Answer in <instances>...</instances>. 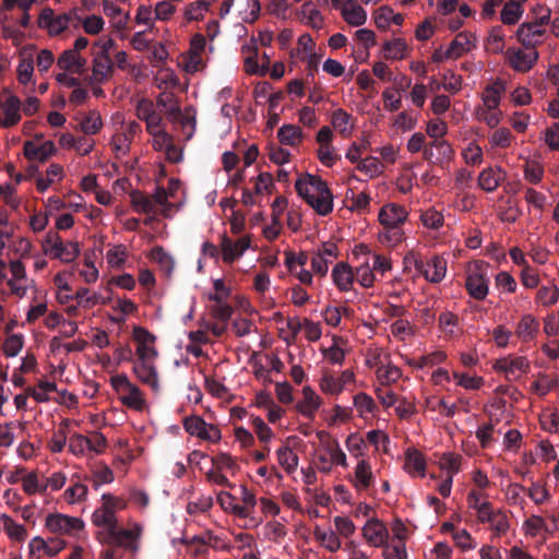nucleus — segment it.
<instances>
[{"label":"nucleus","mask_w":559,"mask_h":559,"mask_svg":"<svg viewBox=\"0 0 559 559\" xmlns=\"http://www.w3.org/2000/svg\"><path fill=\"white\" fill-rule=\"evenodd\" d=\"M1 522L7 534L17 540L22 542L26 538L27 532L23 525L16 524L9 515L1 514Z\"/></svg>","instance_id":"nucleus-33"},{"label":"nucleus","mask_w":559,"mask_h":559,"mask_svg":"<svg viewBox=\"0 0 559 559\" xmlns=\"http://www.w3.org/2000/svg\"><path fill=\"white\" fill-rule=\"evenodd\" d=\"M362 535L370 545L380 547L386 544L389 532L381 521L371 519L365 524Z\"/></svg>","instance_id":"nucleus-10"},{"label":"nucleus","mask_w":559,"mask_h":559,"mask_svg":"<svg viewBox=\"0 0 559 559\" xmlns=\"http://www.w3.org/2000/svg\"><path fill=\"white\" fill-rule=\"evenodd\" d=\"M206 1H195L187 5L185 16L188 21H199L203 17V13L209 10Z\"/></svg>","instance_id":"nucleus-47"},{"label":"nucleus","mask_w":559,"mask_h":559,"mask_svg":"<svg viewBox=\"0 0 559 559\" xmlns=\"http://www.w3.org/2000/svg\"><path fill=\"white\" fill-rule=\"evenodd\" d=\"M522 49L509 48L506 52L509 64L518 72H528L538 60V52L535 48Z\"/></svg>","instance_id":"nucleus-7"},{"label":"nucleus","mask_w":559,"mask_h":559,"mask_svg":"<svg viewBox=\"0 0 559 559\" xmlns=\"http://www.w3.org/2000/svg\"><path fill=\"white\" fill-rule=\"evenodd\" d=\"M120 400L123 405L136 411H142L145 405V400L141 390L133 383L124 391V394L121 395Z\"/></svg>","instance_id":"nucleus-27"},{"label":"nucleus","mask_w":559,"mask_h":559,"mask_svg":"<svg viewBox=\"0 0 559 559\" xmlns=\"http://www.w3.org/2000/svg\"><path fill=\"white\" fill-rule=\"evenodd\" d=\"M462 456L456 453L448 452L444 453L440 459L441 468L445 469L449 475L459 473L461 467Z\"/></svg>","instance_id":"nucleus-42"},{"label":"nucleus","mask_w":559,"mask_h":559,"mask_svg":"<svg viewBox=\"0 0 559 559\" xmlns=\"http://www.w3.org/2000/svg\"><path fill=\"white\" fill-rule=\"evenodd\" d=\"M92 522L95 526L106 527L109 535H116L117 533V519L116 516L108 510V507L102 504V507L97 508L93 515Z\"/></svg>","instance_id":"nucleus-19"},{"label":"nucleus","mask_w":559,"mask_h":559,"mask_svg":"<svg viewBox=\"0 0 559 559\" xmlns=\"http://www.w3.org/2000/svg\"><path fill=\"white\" fill-rule=\"evenodd\" d=\"M350 120L352 116L342 108L336 109L332 115L333 127L345 136L349 135L352 132V128H347Z\"/></svg>","instance_id":"nucleus-39"},{"label":"nucleus","mask_w":559,"mask_h":559,"mask_svg":"<svg viewBox=\"0 0 559 559\" xmlns=\"http://www.w3.org/2000/svg\"><path fill=\"white\" fill-rule=\"evenodd\" d=\"M183 428L189 435L213 443L218 442L222 437L217 426L205 423V420L198 415L186 417L183 419Z\"/></svg>","instance_id":"nucleus-5"},{"label":"nucleus","mask_w":559,"mask_h":559,"mask_svg":"<svg viewBox=\"0 0 559 559\" xmlns=\"http://www.w3.org/2000/svg\"><path fill=\"white\" fill-rule=\"evenodd\" d=\"M405 262L414 264V267L419 272L428 282L437 284L440 283L447 273V261L438 255L429 260H424L415 252H409L405 257Z\"/></svg>","instance_id":"nucleus-3"},{"label":"nucleus","mask_w":559,"mask_h":559,"mask_svg":"<svg viewBox=\"0 0 559 559\" xmlns=\"http://www.w3.org/2000/svg\"><path fill=\"white\" fill-rule=\"evenodd\" d=\"M276 453L280 465L284 467L287 473H292L297 468L298 456L290 448L282 447Z\"/></svg>","instance_id":"nucleus-32"},{"label":"nucleus","mask_w":559,"mask_h":559,"mask_svg":"<svg viewBox=\"0 0 559 559\" xmlns=\"http://www.w3.org/2000/svg\"><path fill=\"white\" fill-rule=\"evenodd\" d=\"M127 249L122 245L115 246L112 249L107 251V262L116 269H121L126 262Z\"/></svg>","instance_id":"nucleus-43"},{"label":"nucleus","mask_w":559,"mask_h":559,"mask_svg":"<svg viewBox=\"0 0 559 559\" xmlns=\"http://www.w3.org/2000/svg\"><path fill=\"white\" fill-rule=\"evenodd\" d=\"M453 376L457 380V384L467 390H477L484 382L480 377H469L468 374L457 372H454Z\"/></svg>","instance_id":"nucleus-63"},{"label":"nucleus","mask_w":559,"mask_h":559,"mask_svg":"<svg viewBox=\"0 0 559 559\" xmlns=\"http://www.w3.org/2000/svg\"><path fill=\"white\" fill-rule=\"evenodd\" d=\"M73 16H75V10L71 11L70 13H64L55 16L49 33L51 35H58L61 32H63L68 27L70 21H72Z\"/></svg>","instance_id":"nucleus-57"},{"label":"nucleus","mask_w":559,"mask_h":559,"mask_svg":"<svg viewBox=\"0 0 559 559\" xmlns=\"http://www.w3.org/2000/svg\"><path fill=\"white\" fill-rule=\"evenodd\" d=\"M508 364L509 376L512 380H516L522 373H527L531 368L530 361L523 356L508 357Z\"/></svg>","instance_id":"nucleus-37"},{"label":"nucleus","mask_w":559,"mask_h":559,"mask_svg":"<svg viewBox=\"0 0 559 559\" xmlns=\"http://www.w3.org/2000/svg\"><path fill=\"white\" fill-rule=\"evenodd\" d=\"M404 469L411 475L425 476L426 461L423 453L416 449H407L405 452Z\"/></svg>","instance_id":"nucleus-18"},{"label":"nucleus","mask_w":559,"mask_h":559,"mask_svg":"<svg viewBox=\"0 0 559 559\" xmlns=\"http://www.w3.org/2000/svg\"><path fill=\"white\" fill-rule=\"evenodd\" d=\"M320 388L323 392L330 394H340L343 391V383L330 373H324L320 381Z\"/></svg>","instance_id":"nucleus-54"},{"label":"nucleus","mask_w":559,"mask_h":559,"mask_svg":"<svg viewBox=\"0 0 559 559\" xmlns=\"http://www.w3.org/2000/svg\"><path fill=\"white\" fill-rule=\"evenodd\" d=\"M357 168L370 177L378 176L382 171V165L380 160L373 156H368L360 160Z\"/></svg>","instance_id":"nucleus-46"},{"label":"nucleus","mask_w":559,"mask_h":559,"mask_svg":"<svg viewBox=\"0 0 559 559\" xmlns=\"http://www.w3.org/2000/svg\"><path fill=\"white\" fill-rule=\"evenodd\" d=\"M114 72V62L109 56L94 55L93 59V74L97 81L108 80Z\"/></svg>","instance_id":"nucleus-22"},{"label":"nucleus","mask_w":559,"mask_h":559,"mask_svg":"<svg viewBox=\"0 0 559 559\" xmlns=\"http://www.w3.org/2000/svg\"><path fill=\"white\" fill-rule=\"evenodd\" d=\"M90 290L86 287H82L78 289V292L74 295V299L78 301L80 306H83L85 308H91L98 304L99 297L98 295L94 294L92 296L88 295Z\"/></svg>","instance_id":"nucleus-62"},{"label":"nucleus","mask_w":559,"mask_h":559,"mask_svg":"<svg viewBox=\"0 0 559 559\" xmlns=\"http://www.w3.org/2000/svg\"><path fill=\"white\" fill-rule=\"evenodd\" d=\"M334 284L341 292H348L355 280L350 265L346 262H338L332 270Z\"/></svg>","instance_id":"nucleus-13"},{"label":"nucleus","mask_w":559,"mask_h":559,"mask_svg":"<svg viewBox=\"0 0 559 559\" xmlns=\"http://www.w3.org/2000/svg\"><path fill=\"white\" fill-rule=\"evenodd\" d=\"M431 146L436 148V160L435 164H443L451 160L454 151L452 146L444 140L437 139L431 142Z\"/></svg>","instance_id":"nucleus-34"},{"label":"nucleus","mask_w":559,"mask_h":559,"mask_svg":"<svg viewBox=\"0 0 559 559\" xmlns=\"http://www.w3.org/2000/svg\"><path fill=\"white\" fill-rule=\"evenodd\" d=\"M524 10L518 1H508L501 10V21L506 25H514L519 22Z\"/></svg>","instance_id":"nucleus-29"},{"label":"nucleus","mask_w":559,"mask_h":559,"mask_svg":"<svg viewBox=\"0 0 559 559\" xmlns=\"http://www.w3.org/2000/svg\"><path fill=\"white\" fill-rule=\"evenodd\" d=\"M545 142L547 145L555 151H559V123L556 122L551 127L546 129Z\"/></svg>","instance_id":"nucleus-64"},{"label":"nucleus","mask_w":559,"mask_h":559,"mask_svg":"<svg viewBox=\"0 0 559 559\" xmlns=\"http://www.w3.org/2000/svg\"><path fill=\"white\" fill-rule=\"evenodd\" d=\"M532 13V21L522 23L516 31V38L525 48H535L540 44L538 37L545 34L544 26L550 22L551 11L546 7L537 5Z\"/></svg>","instance_id":"nucleus-2"},{"label":"nucleus","mask_w":559,"mask_h":559,"mask_svg":"<svg viewBox=\"0 0 559 559\" xmlns=\"http://www.w3.org/2000/svg\"><path fill=\"white\" fill-rule=\"evenodd\" d=\"M131 204L139 213L151 214L155 212V205L151 198L141 191H133L130 194Z\"/></svg>","instance_id":"nucleus-30"},{"label":"nucleus","mask_w":559,"mask_h":559,"mask_svg":"<svg viewBox=\"0 0 559 559\" xmlns=\"http://www.w3.org/2000/svg\"><path fill=\"white\" fill-rule=\"evenodd\" d=\"M384 231L379 234V240L389 246H396L404 239V231L401 226L383 227Z\"/></svg>","instance_id":"nucleus-40"},{"label":"nucleus","mask_w":559,"mask_h":559,"mask_svg":"<svg viewBox=\"0 0 559 559\" xmlns=\"http://www.w3.org/2000/svg\"><path fill=\"white\" fill-rule=\"evenodd\" d=\"M133 372L142 383L150 385L154 391L158 390L157 371L151 362L134 361Z\"/></svg>","instance_id":"nucleus-14"},{"label":"nucleus","mask_w":559,"mask_h":559,"mask_svg":"<svg viewBox=\"0 0 559 559\" xmlns=\"http://www.w3.org/2000/svg\"><path fill=\"white\" fill-rule=\"evenodd\" d=\"M302 401L297 403V409L302 416L312 419L321 405V399L310 386L302 389Z\"/></svg>","instance_id":"nucleus-12"},{"label":"nucleus","mask_w":559,"mask_h":559,"mask_svg":"<svg viewBox=\"0 0 559 559\" xmlns=\"http://www.w3.org/2000/svg\"><path fill=\"white\" fill-rule=\"evenodd\" d=\"M344 20L352 26H360L366 23L367 13L355 0H346L342 7Z\"/></svg>","instance_id":"nucleus-16"},{"label":"nucleus","mask_w":559,"mask_h":559,"mask_svg":"<svg viewBox=\"0 0 559 559\" xmlns=\"http://www.w3.org/2000/svg\"><path fill=\"white\" fill-rule=\"evenodd\" d=\"M24 156L28 160L46 162L51 155L56 153V146L52 141H45L41 144H36L33 141L24 143Z\"/></svg>","instance_id":"nucleus-11"},{"label":"nucleus","mask_w":559,"mask_h":559,"mask_svg":"<svg viewBox=\"0 0 559 559\" xmlns=\"http://www.w3.org/2000/svg\"><path fill=\"white\" fill-rule=\"evenodd\" d=\"M278 141L284 145H296L302 139V131L295 124H284L277 131Z\"/></svg>","instance_id":"nucleus-26"},{"label":"nucleus","mask_w":559,"mask_h":559,"mask_svg":"<svg viewBox=\"0 0 559 559\" xmlns=\"http://www.w3.org/2000/svg\"><path fill=\"white\" fill-rule=\"evenodd\" d=\"M44 251L51 258L60 259L64 263H70L80 254L78 242L69 241L63 243L57 233H49L43 243Z\"/></svg>","instance_id":"nucleus-4"},{"label":"nucleus","mask_w":559,"mask_h":559,"mask_svg":"<svg viewBox=\"0 0 559 559\" xmlns=\"http://www.w3.org/2000/svg\"><path fill=\"white\" fill-rule=\"evenodd\" d=\"M407 49V44L402 38L388 40L383 45L384 58L385 59H402L404 52Z\"/></svg>","instance_id":"nucleus-31"},{"label":"nucleus","mask_w":559,"mask_h":559,"mask_svg":"<svg viewBox=\"0 0 559 559\" xmlns=\"http://www.w3.org/2000/svg\"><path fill=\"white\" fill-rule=\"evenodd\" d=\"M509 520L504 511L497 509L496 515L490 524L491 530L497 536L503 535L509 530Z\"/></svg>","instance_id":"nucleus-49"},{"label":"nucleus","mask_w":559,"mask_h":559,"mask_svg":"<svg viewBox=\"0 0 559 559\" xmlns=\"http://www.w3.org/2000/svg\"><path fill=\"white\" fill-rule=\"evenodd\" d=\"M407 215L404 206L390 203L381 207L379 222L383 227L402 226L407 219Z\"/></svg>","instance_id":"nucleus-9"},{"label":"nucleus","mask_w":559,"mask_h":559,"mask_svg":"<svg viewBox=\"0 0 559 559\" xmlns=\"http://www.w3.org/2000/svg\"><path fill=\"white\" fill-rule=\"evenodd\" d=\"M354 405L360 413H373L377 407L372 397L366 393L356 394L354 396Z\"/></svg>","instance_id":"nucleus-56"},{"label":"nucleus","mask_w":559,"mask_h":559,"mask_svg":"<svg viewBox=\"0 0 559 559\" xmlns=\"http://www.w3.org/2000/svg\"><path fill=\"white\" fill-rule=\"evenodd\" d=\"M383 547V555L385 559H407L404 542H392L390 544H384Z\"/></svg>","instance_id":"nucleus-45"},{"label":"nucleus","mask_w":559,"mask_h":559,"mask_svg":"<svg viewBox=\"0 0 559 559\" xmlns=\"http://www.w3.org/2000/svg\"><path fill=\"white\" fill-rule=\"evenodd\" d=\"M420 218H421L423 224L426 227L432 228V229H438L443 224L442 214L433 209H429V210L425 211L421 214Z\"/></svg>","instance_id":"nucleus-53"},{"label":"nucleus","mask_w":559,"mask_h":559,"mask_svg":"<svg viewBox=\"0 0 559 559\" xmlns=\"http://www.w3.org/2000/svg\"><path fill=\"white\" fill-rule=\"evenodd\" d=\"M23 344L21 334H12L4 341L2 350L7 357H14L21 352Z\"/></svg>","instance_id":"nucleus-44"},{"label":"nucleus","mask_w":559,"mask_h":559,"mask_svg":"<svg viewBox=\"0 0 559 559\" xmlns=\"http://www.w3.org/2000/svg\"><path fill=\"white\" fill-rule=\"evenodd\" d=\"M538 329V321L533 316L525 314L518 323L515 333L522 341L528 342L536 336Z\"/></svg>","instance_id":"nucleus-23"},{"label":"nucleus","mask_w":559,"mask_h":559,"mask_svg":"<svg viewBox=\"0 0 559 559\" xmlns=\"http://www.w3.org/2000/svg\"><path fill=\"white\" fill-rule=\"evenodd\" d=\"M146 122L147 132L155 138L157 141L158 138L163 140V142H167L170 139V135L160 129L162 126V117L156 112L150 118L144 120Z\"/></svg>","instance_id":"nucleus-35"},{"label":"nucleus","mask_w":559,"mask_h":559,"mask_svg":"<svg viewBox=\"0 0 559 559\" xmlns=\"http://www.w3.org/2000/svg\"><path fill=\"white\" fill-rule=\"evenodd\" d=\"M295 189L317 214L326 216L333 211V194L321 177L306 174L297 179Z\"/></svg>","instance_id":"nucleus-1"},{"label":"nucleus","mask_w":559,"mask_h":559,"mask_svg":"<svg viewBox=\"0 0 559 559\" xmlns=\"http://www.w3.org/2000/svg\"><path fill=\"white\" fill-rule=\"evenodd\" d=\"M506 90V83L497 79L491 85L485 90L483 100L487 108L497 109L500 103V95Z\"/></svg>","instance_id":"nucleus-24"},{"label":"nucleus","mask_w":559,"mask_h":559,"mask_svg":"<svg viewBox=\"0 0 559 559\" xmlns=\"http://www.w3.org/2000/svg\"><path fill=\"white\" fill-rule=\"evenodd\" d=\"M355 275L357 282L366 288L371 287L374 283L373 270L369 266L368 263H364L357 267Z\"/></svg>","instance_id":"nucleus-50"},{"label":"nucleus","mask_w":559,"mask_h":559,"mask_svg":"<svg viewBox=\"0 0 559 559\" xmlns=\"http://www.w3.org/2000/svg\"><path fill=\"white\" fill-rule=\"evenodd\" d=\"M318 157L320 162L328 167H332L334 163L341 158L340 155L334 153V148L331 144L321 145L318 150Z\"/></svg>","instance_id":"nucleus-59"},{"label":"nucleus","mask_w":559,"mask_h":559,"mask_svg":"<svg viewBox=\"0 0 559 559\" xmlns=\"http://www.w3.org/2000/svg\"><path fill=\"white\" fill-rule=\"evenodd\" d=\"M314 538L321 543V545L326 548L331 552H336L341 546V539L336 535L335 532H324L320 528V526H316L313 530Z\"/></svg>","instance_id":"nucleus-25"},{"label":"nucleus","mask_w":559,"mask_h":559,"mask_svg":"<svg viewBox=\"0 0 559 559\" xmlns=\"http://www.w3.org/2000/svg\"><path fill=\"white\" fill-rule=\"evenodd\" d=\"M168 193L166 191V189L162 186H157L156 187V190L153 194V203L155 204H158L160 205L163 209H162V214L165 216V217H168L169 216V212L171 211L173 209V204L168 201Z\"/></svg>","instance_id":"nucleus-48"},{"label":"nucleus","mask_w":559,"mask_h":559,"mask_svg":"<svg viewBox=\"0 0 559 559\" xmlns=\"http://www.w3.org/2000/svg\"><path fill=\"white\" fill-rule=\"evenodd\" d=\"M377 376L381 380L382 384H390L391 382H395L401 378L402 371L396 366L390 365L384 368H379Z\"/></svg>","instance_id":"nucleus-51"},{"label":"nucleus","mask_w":559,"mask_h":559,"mask_svg":"<svg viewBox=\"0 0 559 559\" xmlns=\"http://www.w3.org/2000/svg\"><path fill=\"white\" fill-rule=\"evenodd\" d=\"M45 525L49 532L61 535H73L84 527L81 519L61 513L49 514L46 518Z\"/></svg>","instance_id":"nucleus-6"},{"label":"nucleus","mask_w":559,"mask_h":559,"mask_svg":"<svg viewBox=\"0 0 559 559\" xmlns=\"http://www.w3.org/2000/svg\"><path fill=\"white\" fill-rule=\"evenodd\" d=\"M274 187L273 178L269 173H261L254 182V193L261 194L262 192L271 193Z\"/></svg>","instance_id":"nucleus-61"},{"label":"nucleus","mask_w":559,"mask_h":559,"mask_svg":"<svg viewBox=\"0 0 559 559\" xmlns=\"http://www.w3.org/2000/svg\"><path fill=\"white\" fill-rule=\"evenodd\" d=\"M251 424L254 428V431L262 442H267L273 437L272 429L263 421L262 418L255 416L251 418Z\"/></svg>","instance_id":"nucleus-55"},{"label":"nucleus","mask_w":559,"mask_h":559,"mask_svg":"<svg viewBox=\"0 0 559 559\" xmlns=\"http://www.w3.org/2000/svg\"><path fill=\"white\" fill-rule=\"evenodd\" d=\"M21 100L15 95H10L2 104L4 119L1 124L5 128L15 126L21 120Z\"/></svg>","instance_id":"nucleus-15"},{"label":"nucleus","mask_w":559,"mask_h":559,"mask_svg":"<svg viewBox=\"0 0 559 559\" xmlns=\"http://www.w3.org/2000/svg\"><path fill=\"white\" fill-rule=\"evenodd\" d=\"M503 179L504 173L500 168L497 170L486 168L478 176V185L483 190L492 192L498 188Z\"/></svg>","instance_id":"nucleus-21"},{"label":"nucleus","mask_w":559,"mask_h":559,"mask_svg":"<svg viewBox=\"0 0 559 559\" xmlns=\"http://www.w3.org/2000/svg\"><path fill=\"white\" fill-rule=\"evenodd\" d=\"M355 486L358 489H367L373 479L371 467L369 463L365 460H361L357 463L355 468Z\"/></svg>","instance_id":"nucleus-28"},{"label":"nucleus","mask_w":559,"mask_h":559,"mask_svg":"<svg viewBox=\"0 0 559 559\" xmlns=\"http://www.w3.org/2000/svg\"><path fill=\"white\" fill-rule=\"evenodd\" d=\"M512 133L508 128L497 129L490 138L491 144L499 147H508L511 144Z\"/></svg>","instance_id":"nucleus-60"},{"label":"nucleus","mask_w":559,"mask_h":559,"mask_svg":"<svg viewBox=\"0 0 559 559\" xmlns=\"http://www.w3.org/2000/svg\"><path fill=\"white\" fill-rule=\"evenodd\" d=\"M103 126L100 116L92 111L80 123V129L85 134H96Z\"/></svg>","instance_id":"nucleus-41"},{"label":"nucleus","mask_w":559,"mask_h":559,"mask_svg":"<svg viewBox=\"0 0 559 559\" xmlns=\"http://www.w3.org/2000/svg\"><path fill=\"white\" fill-rule=\"evenodd\" d=\"M559 299V288L556 285L542 286L536 294V301L545 307L555 305Z\"/></svg>","instance_id":"nucleus-36"},{"label":"nucleus","mask_w":559,"mask_h":559,"mask_svg":"<svg viewBox=\"0 0 559 559\" xmlns=\"http://www.w3.org/2000/svg\"><path fill=\"white\" fill-rule=\"evenodd\" d=\"M221 250H222V259L225 263L231 264L236 259H238L237 254V245L230 239L226 234L221 236Z\"/></svg>","instance_id":"nucleus-38"},{"label":"nucleus","mask_w":559,"mask_h":559,"mask_svg":"<svg viewBox=\"0 0 559 559\" xmlns=\"http://www.w3.org/2000/svg\"><path fill=\"white\" fill-rule=\"evenodd\" d=\"M489 280L481 272L480 267L467 274L465 287L469 296L476 300H484L488 295Z\"/></svg>","instance_id":"nucleus-8"},{"label":"nucleus","mask_w":559,"mask_h":559,"mask_svg":"<svg viewBox=\"0 0 559 559\" xmlns=\"http://www.w3.org/2000/svg\"><path fill=\"white\" fill-rule=\"evenodd\" d=\"M475 40V36L467 32L459 33L455 38L451 41L449 48L445 51V58H459L464 52L469 50L471 45Z\"/></svg>","instance_id":"nucleus-17"},{"label":"nucleus","mask_w":559,"mask_h":559,"mask_svg":"<svg viewBox=\"0 0 559 559\" xmlns=\"http://www.w3.org/2000/svg\"><path fill=\"white\" fill-rule=\"evenodd\" d=\"M86 495L87 487L80 483L74 484L64 491L66 499L70 503L84 500L86 498Z\"/></svg>","instance_id":"nucleus-58"},{"label":"nucleus","mask_w":559,"mask_h":559,"mask_svg":"<svg viewBox=\"0 0 559 559\" xmlns=\"http://www.w3.org/2000/svg\"><path fill=\"white\" fill-rule=\"evenodd\" d=\"M257 56H258V48H257V46H253L252 55L248 56L245 59V69H246V72L249 73V74H258V73H260L261 75H263L267 71V63L263 64L260 68L259 64H258Z\"/></svg>","instance_id":"nucleus-52"},{"label":"nucleus","mask_w":559,"mask_h":559,"mask_svg":"<svg viewBox=\"0 0 559 559\" xmlns=\"http://www.w3.org/2000/svg\"><path fill=\"white\" fill-rule=\"evenodd\" d=\"M34 47L24 48L21 52V61L17 66V79L21 84H27L32 80L34 71V59H33Z\"/></svg>","instance_id":"nucleus-20"}]
</instances>
